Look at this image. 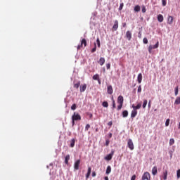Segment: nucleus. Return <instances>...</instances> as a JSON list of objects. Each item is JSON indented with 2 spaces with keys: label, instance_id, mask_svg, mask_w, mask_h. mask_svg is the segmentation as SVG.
<instances>
[{
  "label": "nucleus",
  "instance_id": "obj_1",
  "mask_svg": "<svg viewBox=\"0 0 180 180\" xmlns=\"http://www.w3.org/2000/svg\"><path fill=\"white\" fill-rule=\"evenodd\" d=\"M77 120H81V115L77 112H74L72 116V126H75V122Z\"/></svg>",
  "mask_w": 180,
  "mask_h": 180
},
{
  "label": "nucleus",
  "instance_id": "obj_2",
  "mask_svg": "<svg viewBox=\"0 0 180 180\" xmlns=\"http://www.w3.org/2000/svg\"><path fill=\"white\" fill-rule=\"evenodd\" d=\"M124 98L122 96H119L117 100V103L119 104L117 106V110H120L122 108H123V102H124Z\"/></svg>",
  "mask_w": 180,
  "mask_h": 180
},
{
  "label": "nucleus",
  "instance_id": "obj_3",
  "mask_svg": "<svg viewBox=\"0 0 180 180\" xmlns=\"http://www.w3.org/2000/svg\"><path fill=\"white\" fill-rule=\"evenodd\" d=\"M142 180H151V174L148 172H145L142 176Z\"/></svg>",
  "mask_w": 180,
  "mask_h": 180
},
{
  "label": "nucleus",
  "instance_id": "obj_4",
  "mask_svg": "<svg viewBox=\"0 0 180 180\" xmlns=\"http://www.w3.org/2000/svg\"><path fill=\"white\" fill-rule=\"evenodd\" d=\"M114 154H115V150H112L110 154L107 155L104 158V160H105V161H110V160H112V158H113V155Z\"/></svg>",
  "mask_w": 180,
  "mask_h": 180
},
{
  "label": "nucleus",
  "instance_id": "obj_5",
  "mask_svg": "<svg viewBox=\"0 0 180 180\" xmlns=\"http://www.w3.org/2000/svg\"><path fill=\"white\" fill-rule=\"evenodd\" d=\"M160 46V44L159 42L158 41L154 46H149L148 47V51H149V53L151 54L152 53V51L154 49H158V46Z\"/></svg>",
  "mask_w": 180,
  "mask_h": 180
},
{
  "label": "nucleus",
  "instance_id": "obj_6",
  "mask_svg": "<svg viewBox=\"0 0 180 180\" xmlns=\"http://www.w3.org/2000/svg\"><path fill=\"white\" fill-rule=\"evenodd\" d=\"M127 146L130 150H134V144L133 143V141L131 139L128 140Z\"/></svg>",
  "mask_w": 180,
  "mask_h": 180
},
{
  "label": "nucleus",
  "instance_id": "obj_7",
  "mask_svg": "<svg viewBox=\"0 0 180 180\" xmlns=\"http://www.w3.org/2000/svg\"><path fill=\"white\" fill-rule=\"evenodd\" d=\"M81 164V160H77L74 165V169L76 171H78V169H79V165Z\"/></svg>",
  "mask_w": 180,
  "mask_h": 180
},
{
  "label": "nucleus",
  "instance_id": "obj_8",
  "mask_svg": "<svg viewBox=\"0 0 180 180\" xmlns=\"http://www.w3.org/2000/svg\"><path fill=\"white\" fill-rule=\"evenodd\" d=\"M82 46H84V47H86V39H83L82 40L81 44L77 46V50L81 49V47H82Z\"/></svg>",
  "mask_w": 180,
  "mask_h": 180
},
{
  "label": "nucleus",
  "instance_id": "obj_9",
  "mask_svg": "<svg viewBox=\"0 0 180 180\" xmlns=\"http://www.w3.org/2000/svg\"><path fill=\"white\" fill-rule=\"evenodd\" d=\"M174 23V17L171 15L167 16V25H172Z\"/></svg>",
  "mask_w": 180,
  "mask_h": 180
},
{
  "label": "nucleus",
  "instance_id": "obj_10",
  "mask_svg": "<svg viewBox=\"0 0 180 180\" xmlns=\"http://www.w3.org/2000/svg\"><path fill=\"white\" fill-rule=\"evenodd\" d=\"M107 93L108 94V95H112V94H113V87H112V85L108 86Z\"/></svg>",
  "mask_w": 180,
  "mask_h": 180
},
{
  "label": "nucleus",
  "instance_id": "obj_11",
  "mask_svg": "<svg viewBox=\"0 0 180 180\" xmlns=\"http://www.w3.org/2000/svg\"><path fill=\"white\" fill-rule=\"evenodd\" d=\"M118 27H119V21H117V20H115L112 29L113 30L116 31L117 30Z\"/></svg>",
  "mask_w": 180,
  "mask_h": 180
},
{
  "label": "nucleus",
  "instance_id": "obj_12",
  "mask_svg": "<svg viewBox=\"0 0 180 180\" xmlns=\"http://www.w3.org/2000/svg\"><path fill=\"white\" fill-rule=\"evenodd\" d=\"M136 116H137V110L134 109L131 112V119H134V117Z\"/></svg>",
  "mask_w": 180,
  "mask_h": 180
},
{
  "label": "nucleus",
  "instance_id": "obj_13",
  "mask_svg": "<svg viewBox=\"0 0 180 180\" xmlns=\"http://www.w3.org/2000/svg\"><path fill=\"white\" fill-rule=\"evenodd\" d=\"M126 37H127V40H129V41L131 40V32L130 31H127L126 32Z\"/></svg>",
  "mask_w": 180,
  "mask_h": 180
},
{
  "label": "nucleus",
  "instance_id": "obj_14",
  "mask_svg": "<svg viewBox=\"0 0 180 180\" xmlns=\"http://www.w3.org/2000/svg\"><path fill=\"white\" fill-rule=\"evenodd\" d=\"M137 81L139 84H141V81H143V75L141 73L138 75Z\"/></svg>",
  "mask_w": 180,
  "mask_h": 180
},
{
  "label": "nucleus",
  "instance_id": "obj_15",
  "mask_svg": "<svg viewBox=\"0 0 180 180\" xmlns=\"http://www.w3.org/2000/svg\"><path fill=\"white\" fill-rule=\"evenodd\" d=\"M158 172V169L157 168V166L153 167L152 169L153 175H157Z\"/></svg>",
  "mask_w": 180,
  "mask_h": 180
},
{
  "label": "nucleus",
  "instance_id": "obj_16",
  "mask_svg": "<svg viewBox=\"0 0 180 180\" xmlns=\"http://www.w3.org/2000/svg\"><path fill=\"white\" fill-rule=\"evenodd\" d=\"M158 20L160 22H164V16L162 14H159L158 15Z\"/></svg>",
  "mask_w": 180,
  "mask_h": 180
},
{
  "label": "nucleus",
  "instance_id": "obj_17",
  "mask_svg": "<svg viewBox=\"0 0 180 180\" xmlns=\"http://www.w3.org/2000/svg\"><path fill=\"white\" fill-rule=\"evenodd\" d=\"M86 89V84H84L80 86V92H85Z\"/></svg>",
  "mask_w": 180,
  "mask_h": 180
},
{
  "label": "nucleus",
  "instance_id": "obj_18",
  "mask_svg": "<svg viewBox=\"0 0 180 180\" xmlns=\"http://www.w3.org/2000/svg\"><path fill=\"white\" fill-rule=\"evenodd\" d=\"M132 108H133V109L134 110H139V109H140L141 108V103H139V104H137V105H132Z\"/></svg>",
  "mask_w": 180,
  "mask_h": 180
},
{
  "label": "nucleus",
  "instance_id": "obj_19",
  "mask_svg": "<svg viewBox=\"0 0 180 180\" xmlns=\"http://www.w3.org/2000/svg\"><path fill=\"white\" fill-rule=\"evenodd\" d=\"M110 172H112V167L110 166H108L106 171H105V174L107 175H109V174H110Z\"/></svg>",
  "mask_w": 180,
  "mask_h": 180
},
{
  "label": "nucleus",
  "instance_id": "obj_20",
  "mask_svg": "<svg viewBox=\"0 0 180 180\" xmlns=\"http://www.w3.org/2000/svg\"><path fill=\"white\" fill-rule=\"evenodd\" d=\"M98 64L103 65V64H105V58H101L98 60Z\"/></svg>",
  "mask_w": 180,
  "mask_h": 180
},
{
  "label": "nucleus",
  "instance_id": "obj_21",
  "mask_svg": "<svg viewBox=\"0 0 180 180\" xmlns=\"http://www.w3.org/2000/svg\"><path fill=\"white\" fill-rule=\"evenodd\" d=\"M68 161H70V155H67L65 158V164L68 165Z\"/></svg>",
  "mask_w": 180,
  "mask_h": 180
},
{
  "label": "nucleus",
  "instance_id": "obj_22",
  "mask_svg": "<svg viewBox=\"0 0 180 180\" xmlns=\"http://www.w3.org/2000/svg\"><path fill=\"white\" fill-rule=\"evenodd\" d=\"M167 176H168V170H165L163 172V179L167 180Z\"/></svg>",
  "mask_w": 180,
  "mask_h": 180
},
{
  "label": "nucleus",
  "instance_id": "obj_23",
  "mask_svg": "<svg viewBox=\"0 0 180 180\" xmlns=\"http://www.w3.org/2000/svg\"><path fill=\"white\" fill-rule=\"evenodd\" d=\"M127 116H129V111L124 110L122 112V117H127Z\"/></svg>",
  "mask_w": 180,
  "mask_h": 180
},
{
  "label": "nucleus",
  "instance_id": "obj_24",
  "mask_svg": "<svg viewBox=\"0 0 180 180\" xmlns=\"http://www.w3.org/2000/svg\"><path fill=\"white\" fill-rule=\"evenodd\" d=\"M75 146V139H72L70 141V147L72 148Z\"/></svg>",
  "mask_w": 180,
  "mask_h": 180
},
{
  "label": "nucleus",
  "instance_id": "obj_25",
  "mask_svg": "<svg viewBox=\"0 0 180 180\" xmlns=\"http://www.w3.org/2000/svg\"><path fill=\"white\" fill-rule=\"evenodd\" d=\"M93 79H94L95 81H99V75L96 74L93 76Z\"/></svg>",
  "mask_w": 180,
  "mask_h": 180
},
{
  "label": "nucleus",
  "instance_id": "obj_26",
  "mask_svg": "<svg viewBox=\"0 0 180 180\" xmlns=\"http://www.w3.org/2000/svg\"><path fill=\"white\" fill-rule=\"evenodd\" d=\"M81 85V82H78L77 83L74 84V88H76V89H78Z\"/></svg>",
  "mask_w": 180,
  "mask_h": 180
},
{
  "label": "nucleus",
  "instance_id": "obj_27",
  "mask_svg": "<svg viewBox=\"0 0 180 180\" xmlns=\"http://www.w3.org/2000/svg\"><path fill=\"white\" fill-rule=\"evenodd\" d=\"M174 105H180V97H177L174 101Z\"/></svg>",
  "mask_w": 180,
  "mask_h": 180
},
{
  "label": "nucleus",
  "instance_id": "obj_28",
  "mask_svg": "<svg viewBox=\"0 0 180 180\" xmlns=\"http://www.w3.org/2000/svg\"><path fill=\"white\" fill-rule=\"evenodd\" d=\"M134 12H140V6L136 5L134 8Z\"/></svg>",
  "mask_w": 180,
  "mask_h": 180
},
{
  "label": "nucleus",
  "instance_id": "obj_29",
  "mask_svg": "<svg viewBox=\"0 0 180 180\" xmlns=\"http://www.w3.org/2000/svg\"><path fill=\"white\" fill-rule=\"evenodd\" d=\"M102 105H103V108H108L109 106L108 101L103 102Z\"/></svg>",
  "mask_w": 180,
  "mask_h": 180
},
{
  "label": "nucleus",
  "instance_id": "obj_30",
  "mask_svg": "<svg viewBox=\"0 0 180 180\" xmlns=\"http://www.w3.org/2000/svg\"><path fill=\"white\" fill-rule=\"evenodd\" d=\"M147 103H148L147 100H143V103L142 105L143 109H146V107L147 106Z\"/></svg>",
  "mask_w": 180,
  "mask_h": 180
},
{
  "label": "nucleus",
  "instance_id": "obj_31",
  "mask_svg": "<svg viewBox=\"0 0 180 180\" xmlns=\"http://www.w3.org/2000/svg\"><path fill=\"white\" fill-rule=\"evenodd\" d=\"M89 129H91V125L89 124H87L85 127V131H88V130H89Z\"/></svg>",
  "mask_w": 180,
  "mask_h": 180
},
{
  "label": "nucleus",
  "instance_id": "obj_32",
  "mask_svg": "<svg viewBox=\"0 0 180 180\" xmlns=\"http://www.w3.org/2000/svg\"><path fill=\"white\" fill-rule=\"evenodd\" d=\"M174 143H175V140H174V139H170L169 145L173 146V144H174Z\"/></svg>",
  "mask_w": 180,
  "mask_h": 180
},
{
  "label": "nucleus",
  "instance_id": "obj_33",
  "mask_svg": "<svg viewBox=\"0 0 180 180\" xmlns=\"http://www.w3.org/2000/svg\"><path fill=\"white\" fill-rule=\"evenodd\" d=\"M97 46L98 48L101 47V40H99V38H97L96 39Z\"/></svg>",
  "mask_w": 180,
  "mask_h": 180
},
{
  "label": "nucleus",
  "instance_id": "obj_34",
  "mask_svg": "<svg viewBox=\"0 0 180 180\" xmlns=\"http://www.w3.org/2000/svg\"><path fill=\"white\" fill-rule=\"evenodd\" d=\"M178 92H179V87L176 86V87L175 88V91H174V95H175V96H176L178 95Z\"/></svg>",
  "mask_w": 180,
  "mask_h": 180
},
{
  "label": "nucleus",
  "instance_id": "obj_35",
  "mask_svg": "<svg viewBox=\"0 0 180 180\" xmlns=\"http://www.w3.org/2000/svg\"><path fill=\"white\" fill-rule=\"evenodd\" d=\"M71 109L72 110H75V109H77V104H72Z\"/></svg>",
  "mask_w": 180,
  "mask_h": 180
},
{
  "label": "nucleus",
  "instance_id": "obj_36",
  "mask_svg": "<svg viewBox=\"0 0 180 180\" xmlns=\"http://www.w3.org/2000/svg\"><path fill=\"white\" fill-rule=\"evenodd\" d=\"M96 51V44H94V48L91 49V53H95Z\"/></svg>",
  "mask_w": 180,
  "mask_h": 180
},
{
  "label": "nucleus",
  "instance_id": "obj_37",
  "mask_svg": "<svg viewBox=\"0 0 180 180\" xmlns=\"http://www.w3.org/2000/svg\"><path fill=\"white\" fill-rule=\"evenodd\" d=\"M176 175H177V179H179V178H180V169H179L177 170Z\"/></svg>",
  "mask_w": 180,
  "mask_h": 180
},
{
  "label": "nucleus",
  "instance_id": "obj_38",
  "mask_svg": "<svg viewBox=\"0 0 180 180\" xmlns=\"http://www.w3.org/2000/svg\"><path fill=\"white\" fill-rule=\"evenodd\" d=\"M143 41L144 44H147L148 43V39L146 37L143 38Z\"/></svg>",
  "mask_w": 180,
  "mask_h": 180
},
{
  "label": "nucleus",
  "instance_id": "obj_39",
  "mask_svg": "<svg viewBox=\"0 0 180 180\" xmlns=\"http://www.w3.org/2000/svg\"><path fill=\"white\" fill-rule=\"evenodd\" d=\"M146 6H142V13H146Z\"/></svg>",
  "mask_w": 180,
  "mask_h": 180
},
{
  "label": "nucleus",
  "instance_id": "obj_40",
  "mask_svg": "<svg viewBox=\"0 0 180 180\" xmlns=\"http://www.w3.org/2000/svg\"><path fill=\"white\" fill-rule=\"evenodd\" d=\"M116 108V103L115 102V100H112V109Z\"/></svg>",
  "mask_w": 180,
  "mask_h": 180
},
{
  "label": "nucleus",
  "instance_id": "obj_41",
  "mask_svg": "<svg viewBox=\"0 0 180 180\" xmlns=\"http://www.w3.org/2000/svg\"><path fill=\"white\" fill-rule=\"evenodd\" d=\"M165 126H166V127L169 126V119H167V120H166V122H165Z\"/></svg>",
  "mask_w": 180,
  "mask_h": 180
},
{
  "label": "nucleus",
  "instance_id": "obj_42",
  "mask_svg": "<svg viewBox=\"0 0 180 180\" xmlns=\"http://www.w3.org/2000/svg\"><path fill=\"white\" fill-rule=\"evenodd\" d=\"M92 171V168L91 167H88V172H87V174H90L91 175V172Z\"/></svg>",
  "mask_w": 180,
  "mask_h": 180
},
{
  "label": "nucleus",
  "instance_id": "obj_43",
  "mask_svg": "<svg viewBox=\"0 0 180 180\" xmlns=\"http://www.w3.org/2000/svg\"><path fill=\"white\" fill-rule=\"evenodd\" d=\"M92 171V168L91 167H88V172H87V174H90L91 175V172Z\"/></svg>",
  "mask_w": 180,
  "mask_h": 180
},
{
  "label": "nucleus",
  "instance_id": "obj_44",
  "mask_svg": "<svg viewBox=\"0 0 180 180\" xmlns=\"http://www.w3.org/2000/svg\"><path fill=\"white\" fill-rule=\"evenodd\" d=\"M162 4L163 6H165L167 5V0H162Z\"/></svg>",
  "mask_w": 180,
  "mask_h": 180
},
{
  "label": "nucleus",
  "instance_id": "obj_45",
  "mask_svg": "<svg viewBox=\"0 0 180 180\" xmlns=\"http://www.w3.org/2000/svg\"><path fill=\"white\" fill-rule=\"evenodd\" d=\"M123 6H124V4H123V3H122V4L120 5L119 11H122V9H123Z\"/></svg>",
  "mask_w": 180,
  "mask_h": 180
},
{
  "label": "nucleus",
  "instance_id": "obj_46",
  "mask_svg": "<svg viewBox=\"0 0 180 180\" xmlns=\"http://www.w3.org/2000/svg\"><path fill=\"white\" fill-rule=\"evenodd\" d=\"M106 68H107V70H110V63L106 64Z\"/></svg>",
  "mask_w": 180,
  "mask_h": 180
},
{
  "label": "nucleus",
  "instance_id": "obj_47",
  "mask_svg": "<svg viewBox=\"0 0 180 180\" xmlns=\"http://www.w3.org/2000/svg\"><path fill=\"white\" fill-rule=\"evenodd\" d=\"M138 92L140 93L141 92V85H139L138 87Z\"/></svg>",
  "mask_w": 180,
  "mask_h": 180
},
{
  "label": "nucleus",
  "instance_id": "obj_48",
  "mask_svg": "<svg viewBox=\"0 0 180 180\" xmlns=\"http://www.w3.org/2000/svg\"><path fill=\"white\" fill-rule=\"evenodd\" d=\"M89 176H91V174H89V173H87L86 174V179H88V178H89Z\"/></svg>",
  "mask_w": 180,
  "mask_h": 180
},
{
  "label": "nucleus",
  "instance_id": "obj_49",
  "mask_svg": "<svg viewBox=\"0 0 180 180\" xmlns=\"http://www.w3.org/2000/svg\"><path fill=\"white\" fill-rule=\"evenodd\" d=\"M131 180H136V175L134 174L131 178Z\"/></svg>",
  "mask_w": 180,
  "mask_h": 180
},
{
  "label": "nucleus",
  "instance_id": "obj_50",
  "mask_svg": "<svg viewBox=\"0 0 180 180\" xmlns=\"http://www.w3.org/2000/svg\"><path fill=\"white\" fill-rule=\"evenodd\" d=\"M91 175H92L93 177L96 176V172H93Z\"/></svg>",
  "mask_w": 180,
  "mask_h": 180
},
{
  "label": "nucleus",
  "instance_id": "obj_51",
  "mask_svg": "<svg viewBox=\"0 0 180 180\" xmlns=\"http://www.w3.org/2000/svg\"><path fill=\"white\" fill-rule=\"evenodd\" d=\"M148 106V108H151V101H149Z\"/></svg>",
  "mask_w": 180,
  "mask_h": 180
},
{
  "label": "nucleus",
  "instance_id": "obj_52",
  "mask_svg": "<svg viewBox=\"0 0 180 180\" xmlns=\"http://www.w3.org/2000/svg\"><path fill=\"white\" fill-rule=\"evenodd\" d=\"M108 126H112V124H113V122H112V121L109 122L108 123Z\"/></svg>",
  "mask_w": 180,
  "mask_h": 180
},
{
  "label": "nucleus",
  "instance_id": "obj_53",
  "mask_svg": "<svg viewBox=\"0 0 180 180\" xmlns=\"http://www.w3.org/2000/svg\"><path fill=\"white\" fill-rule=\"evenodd\" d=\"M109 143H110L109 140H107V141H105V145H106L107 146H109Z\"/></svg>",
  "mask_w": 180,
  "mask_h": 180
},
{
  "label": "nucleus",
  "instance_id": "obj_54",
  "mask_svg": "<svg viewBox=\"0 0 180 180\" xmlns=\"http://www.w3.org/2000/svg\"><path fill=\"white\" fill-rule=\"evenodd\" d=\"M112 133H110L109 134H108V137H109V139H112Z\"/></svg>",
  "mask_w": 180,
  "mask_h": 180
},
{
  "label": "nucleus",
  "instance_id": "obj_55",
  "mask_svg": "<svg viewBox=\"0 0 180 180\" xmlns=\"http://www.w3.org/2000/svg\"><path fill=\"white\" fill-rule=\"evenodd\" d=\"M122 26H123V27H126V26H127L126 22H124V23L122 24Z\"/></svg>",
  "mask_w": 180,
  "mask_h": 180
},
{
  "label": "nucleus",
  "instance_id": "obj_56",
  "mask_svg": "<svg viewBox=\"0 0 180 180\" xmlns=\"http://www.w3.org/2000/svg\"><path fill=\"white\" fill-rule=\"evenodd\" d=\"M104 179H105V180H109V177L105 176V177H104Z\"/></svg>",
  "mask_w": 180,
  "mask_h": 180
},
{
  "label": "nucleus",
  "instance_id": "obj_57",
  "mask_svg": "<svg viewBox=\"0 0 180 180\" xmlns=\"http://www.w3.org/2000/svg\"><path fill=\"white\" fill-rule=\"evenodd\" d=\"M139 39H141V34H139Z\"/></svg>",
  "mask_w": 180,
  "mask_h": 180
},
{
  "label": "nucleus",
  "instance_id": "obj_58",
  "mask_svg": "<svg viewBox=\"0 0 180 180\" xmlns=\"http://www.w3.org/2000/svg\"><path fill=\"white\" fill-rule=\"evenodd\" d=\"M98 84H101V79H98Z\"/></svg>",
  "mask_w": 180,
  "mask_h": 180
},
{
  "label": "nucleus",
  "instance_id": "obj_59",
  "mask_svg": "<svg viewBox=\"0 0 180 180\" xmlns=\"http://www.w3.org/2000/svg\"><path fill=\"white\" fill-rule=\"evenodd\" d=\"M96 131H98V129H96Z\"/></svg>",
  "mask_w": 180,
  "mask_h": 180
}]
</instances>
